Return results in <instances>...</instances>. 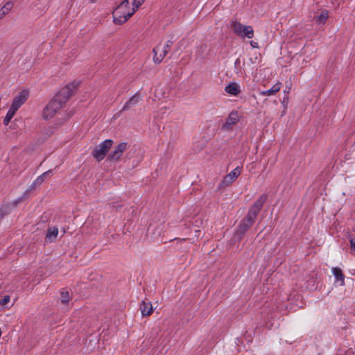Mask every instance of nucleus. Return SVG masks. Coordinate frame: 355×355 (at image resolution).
<instances>
[{
	"instance_id": "f257e3e1",
	"label": "nucleus",
	"mask_w": 355,
	"mask_h": 355,
	"mask_svg": "<svg viewBox=\"0 0 355 355\" xmlns=\"http://www.w3.org/2000/svg\"><path fill=\"white\" fill-rule=\"evenodd\" d=\"M78 85L79 83L72 82L61 89L46 105L43 111V117L45 119L53 118L73 94Z\"/></svg>"
},
{
	"instance_id": "f03ea898",
	"label": "nucleus",
	"mask_w": 355,
	"mask_h": 355,
	"mask_svg": "<svg viewBox=\"0 0 355 355\" xmlns=\"http://www.w3.org/2000/svg\"><path fill=\"white\" fill-rule=\"evenodd\" d=\"M267 198L268 196L266 194L261 195L250 208L247 216L241 220L234 234V236L237 240L240 241L245 233L253 225L257 215L261 210L263 205L266 203Z\"/></svg>"
},
{
	"instance_id": "7ed1b4c3",
	"label": "nucleus",
	"mask_w": 355,
	"mask_h": 355,
	"mask_svg": "<svg viewBox=\"0 0 355 355\" xmlns=\"http://www.w3.org/2000/svg\"><path fill=\"white\" fill-rule=\"evenodd\" d=\"M135 12L130 8L129 0L123 1L112 12L114 22L116 24L121 25L130 18Z\"/></svg>"
},
{
	"instance_id": "20e7f679",
	"label": "nucleus",
	"mask_w": 355,
	"mask_h": 355,
	"mask_svg": "<svg viewBox=\"0 0 355 355\" xmlns=\"http://www.w3.org/2000/svg\"><path fill=\"white\" fill-rule=\"evenodd\" d=\"M173 42L174 40L173 39V36H171V39L168 40L165 44L162 46L161 44H159L153 49V61L155 63L159 64L163 60V59L168 53L169 49H171Z\"/></svg>"
},
{
	"instance_id": "39448f33",
	"label": "nucleus",
	"mask_w": 355,
	"mask_h": 355,
	"mask_svg": "<svg viewBox=\"0 0 355 355\" xmlns=\"http://www.w3.org/2000/svg\"><path fill=\"white\" fill-rule=\"evenodd\" d=\"M113 143V140L106 139L99 145L96 146L92 151L93 157L97 161H101L103 159L108 151L112 148Z\"/></svg>"
},
{
	"instance_id": "423d86ee",
	"label": "nucleus",
	"mask_w": 355,
	"mask_h": 355,
	"mask_svg": "<svg viewBox=\"0 0 355 355\" xmlns=\"http://www.w3.org/2000/svg\"><path fill=\"white\" fill-rule=\"evenodd\" d=\"M127 148L128 143L121 142L116 146L114 150L107 155V160L110 162H119Z\"/></svg>"
},
{
	"instance_id": "0eeeda50",
	"label": "nucleus",
	"mask_w": 355,
	"mask_h": 355,
	"mask_svg": "<svg viewBox=\"0 0 355 355\" xmlns=\"http://www.w3.org/2000/svg\"><path fill=\"white\" fill-rule=\"evenodd\" d=\"M28 97V92L27 90L21 91L19 94L14 98L10 107L14 108L17 111L26 101Z\"/></svg>"
},
{
	"instance_id": "6e6552de",
	"label": "nucleus",
	"mask_w": 355,
	"mask_h": 355,
	"mask_svg": "<svg viewBox=\"0 0 355 355\" xmlns=\"http://www.w3.org/2000/svg\"><path fill=\"white\" fill-rule=\"evenodd\" d=\"M239 121V114L237 111H232L229 114L225 123L222 126V130H229L232 129V126Z\"/></svg>"
},
{
	"instance_id": "1a4fd4ad",
	"label": "nucleus",
	"mask_w": 355,
	"mask_h": 355,
	"mask_svg": "<svg viewBox=\"0 0 355 355\" xmlns=\"http://www.w3.org/2000/svg\"><path fill=\"white\" fill-rule=\"evenodd\" d=\"M141 100V98L139 92H137L125 103L120 112H121L130 110L132 107H135Z\"/></svg>"
},
{
	"instance_id": "9d476101",
	"label": "nucleus",
	"mask_w": 355,
	"mask_h": 355,
	"mask_svg": "<svg viewBox=\"0 0 355 355\" xmlns=\"http://www.w3.org/2000/svg\"><path fill=\"white\" fill-rule=\"evenodd\" d=\"M52 170H49L44 173H43L42 175H40L30 186L28 189L27 190V192H30L31 191H33L36 189L37 187L41 185L45 180L46 176L52 173Z\"/></svg>"
},
{
	"instance_id": "9b49d317",
	"label": "nucleus",
	"mask_w": 355,
	"mask_h": 355,
	"mask_svg": "<svg viewBox=\"0 0 355 355\" xmlns=\"http://www.w3.org/2000/svg\"><path fill=\"white\" fill-rule=\"evenodd\" d=\"M140 310L143 316L150 315L153 311L151 302L143 300L140 304Z\"/></svg>"
},
{
	"instance_id": "f8f14e48",
	"label": "nucleus",
	"mask_w": 355,
	"mask_h": 355,
	"mask_svg": "<svg viewBox=\"0 0 355 355\" xmlns=\"http://www.w3.org/2000/svg\"><path fill=\"white\" fill-rule=\"evenodd\" d=\"M225 91L234 96H237L240 94L241 89L237 83H231L228 85H227L225 88Z\"/></svg>"
},
{
	"instance_id": "ddd939ff",
	"label": "nucleus",
	"mask_w": 355,
	"mask_h": 355,
	"mask_svg": "<svg viewBox=\"0 0 355 355\" xmlns=\"http://www.w3.org/2000/svg\"><path fill=\"white\" fill-rule=\"evenodd\" d=\"M58 229L55 227H49L46 232V239L49 242H53L58 236Z\"/></svg>"
},
{
	"instance_id": "4468645a",
	"label": "nucleus",
	"mask_w": 355,
	"mask_h": 355,
	"mask_svg": "<svg viewBox=\"0 0 355 355\" xmlns=\"http://www.w3.org/2000/svg\"><path fill=\"white\" fill-rule=\"evenodd\" d=\"M281 88V83H277L275 85H274L270 89L262 91L260 92L261 95L262 96H271L276 94L277 92L280 90Z\"/></svg>"
},
{
	"instance_id": "2eb2a0df",
	"label": "nucleus",
	"mask_w": 355,
	"mask_h": 355,
	"mask_svg": "<svg viewBox=\"0 0 355 355\" xmlns=\"http://www.w3.org/2000/svg\"><path fill=\"white\" fill-rule=\"evenodd\" d=\"M332 272L337 281H340L341 282V285L344 284L345 282V275L343 273L342 270L338 267L332 268Z\"/></svg>"
},
{
	"instance_id": "dca6fc26",
	"label": "nucleus",
	"mask_w": 355,
	"mask_h": 355,
	"mask_svg": "<svg viewBox=\"0 0 355 355\" xmlns=\"http://www.w3.org/2000/svg\"><path fill=\"white\" fill-rule=\"evenodd\" d=\"M329 17L328 11L322 10L320 15L315 16L314 20L318 24H324Z\"/></svg>"
},
{
	"instance_id": "f3484780",
	"label": "nucleus",
	"mask_w": 355,
	"mask_h": 355,
	"mask_svg": "<svg viewBox=\"0 0 355 355\" xmlns=\"http://www.w3.org/2000/svg\"><path fill=\"white\" fill-rule=\"evenodd\" d=\"M244 27V25L236 21L232 22V28L233 32L239 37L241 35L242 31H243Z\"/></svg>"
},
{
	"instance_id": "a211bd4d",
	"label": "nucleus",
	"mask_w": 355,
	"mask_h": 355,
	"mask_svg": "<svg viewBox=\"0 0 355 355\" xmlns=\"http://www.w3.org/2000/svg\"><path fill=\"white\" fill-rule=\"evenodd\" d=\"M254 36V31L251 26H245L243 31H242L241 37L252 38Z\"/></svg>"
},
{
	"instance_id": "6ab92c4d",
	"label": "nucleus",
	"mask_w": 355,
	"mask_h": 355,
	"mask_svg": "<svg viewBox=\"0 0 355 355\" xmlns=\"http://www.w3.org/2000/svg\"><path fill=\"white\" fill-rule=\"evenodd\" d=\"M13 3L10 1L7 2L0 10V19H1L12 8Z\"/></svg>"
},
{
	"instance_id": "aec40b11",
	"label": "nucleus",
	"mask_w": 355,
	"mask_h": 355,
	"mask_svg": "<svg viewBox=\"0 0 355 355\" xmlns=\"http://www.w3.org/2000/svg\"><path fill=\"white\" fill-rule=\"evenodd\" d=\"M16 112H17L16 110H15L14 108H12V107H10V108H9L8 112H7L6 116L3 119V124L5 125H8V123H10V121H11L12 117L15 116Z\"/></svg>"
},
{
	"instance_id": "412c9836",
	"label": "nucleus",
	"mask_w": 355,
	"mask_h": 355,
	"mask_svg": "<svg viewBox=\"0 0 355 355\" xmlns=\"http://www.w3.org/2000/svg\"><path fill=\"white\" fill-rule=\"evenodd\" d=\"M234 181V180H233L228 174L226 175L223 180L221 182L219 189L230 186Z\"/></svg>"
},
{
	"instance_id": "4be33fe9",
	"label": "nucleus",
	"mask_w": 355,
	"mask_h": 355,
	"mask_svg": "<svg viewBox=\"0 0 355 355\" xmlns=\"http://www.w3.org/2000/svg\"><path fill=\"white\" fill-rule=\"evenodd\" d=\"M241 170L239 167H236L233 171H232L228 175L233 179L236 180L240 175Z\"/></svg>"
},
{
	"instance_id": "5701e85b",
	"label": "nucleus",
	"mask_w": 355,
	"mask_h": 355,
	"mask_svg": "<svg viewBox=\"0 0 355 355\" xmlns=\"http://www.w3.org/2000/svg\"><path fill=\"white\" fill-rule=\"evenodd\" d=\"M60 295L61 302L62 303H67L69 301V294L68 291H62Z\"/></svg>"
},
{
	"instance_id": "b1692460",
	"label": "nucleus",
	"mask_w": 355,
	"mask_h": 355,
	"mask_svg": "<svg viewBox=\"0 0 355 355\" xmlns=\"http://www.w3.org/2000/svg\"><path fill=\"white\" fill-rule=\"evenodd\" d=\"M145 0H133L132 1V10L135 12L139 6L144 2Z\"/></svg>"
},
{
	"instance_id": "393cba45",
	"label": "nucleus",
	"mask_w": 355,
	"mask_h": 355,
	"mask_svg": "<svg viewBox=\"0 0 355 355\" xmlns=\"http://www.w3.org/2000/svg\"><path fill=\"white\" fill-rule=\"evenodd\" d=\"M10 302V296L9 295H5L1 300H0V305L1 306H6L8 302Z\"/></svg>"
},
{
	"instance_id": "a878e982",
	"label": "nucleus",
	"mask_w": 355,
	"mask_h": 355,
	"mask_svg": "<svg viewBox=\"0 0 355 355\" xmlns=\"http://www.w3.org/2000/svg\"><path fill=\"white\" fill-rule=\"evenodd\" d=\"M349 241L351 249L355 251V236L354 238H351Z\"/></svg>"
},
{
	"instance_id": "bb28decb",
	"label": "nucleus",
	"mask_w": 355,
	"mask_h": 355,
	"mask_svg": "<svg viewBox=\"0 0 355 355\" xmlns=\"http://www.w3.org/2000/svg\"><path fill=\"white\" fill-rule=\"evenodd\" d=\"M5 215H6V212L3 210L2 208L0 209V221L4 217Z\"/></svg>"
},
{
	"instance_id": "cd10ccee",
	"label": "nucleus",
	"mask_w": 355,
	"mask_h": 355,
	"mask_svg": "<svg viewBox=\"0 0 355 355\" xmlns=\"http://www.w3.org/2000/svg\"><path fill=\"white\" fill-rule=\"evenodd\" d=\"M250 44H251V46H252V47H254V48H257V47H258V46H257V43L254 42V41H251V42H250Z\"/></svg>"
},
{
	"instance_id": "c85d7f7f",
	"label": "nucleus",
	"mask_w": 355,
	"mask_h": 355,
	"mask_svg": "<svg viewBox=\"0 0 355 355\" xmlns=\"http://www.w3.org/2000/svg\"><path fill=\"white\" fill-rule=\"evenodd\" d=\"M240 64V59L237 58L234 62L235 67H237V66Z\"/></svg>"
},
{
	"instance_id": "c756f323",
	"label": "nucleus",
	"mask_w": 355,
	"mask_h": 355,
	"mask_svg": "<svg viewBox=\"0 0 355 355\" xmlns=\"http://www.w3.org/2000/svg\"><path fill=\"white\" fill-rule=\"evenodd\" d=\"M96 0H89V1H90L91 3H94V2H96Z\"/></svg>"
},
{
	"instance_id": "7c9ffc66",
	"label": "nucleus",
	"mask_w": 355,
	"mask_h": 355,
	"mask_svg": "<svg viewBox=\"0 0 355 355\" xmlns=\"http://www.w3.org/2000/svg\"><path fill=\"white\" fill-rule=\"evenodd\" d=\"M160 53H162V51H159V52L158 53V55H159Z\"/></svg>"
},
{
	"instance_id": "2f4dec72",
	"label": "nucleus",
	"mask_w": 355,
	"mask_h": 355,
	"mask_svg": "<svg viewBox=\"0 0 355 355\" xmlns=\"http://www.w3.org/2000/svg\"><path fill=\"white\" fill-rule=\"evenodd\" d=\"M66 232V230L64 229L63 230V234H64Z\"/></svg>"
}]
</instances>
